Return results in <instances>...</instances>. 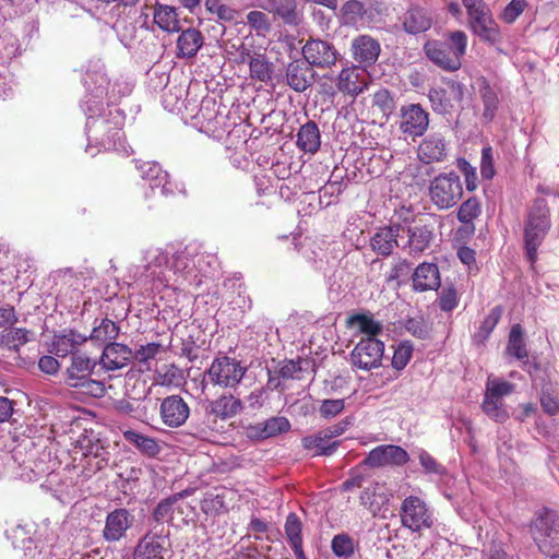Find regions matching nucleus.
Returning <instances> with one entry per match:
<instances>
[{
  "label": "nucleus",
  "mask_w": 559,
  "mask_h": 559,
  "mask_svg": "<svg viewBox=\"0 0 559 559\" xmlns=\"http://www.w3.org/2000/svg\"><path fill=\"white\" fill-rule=\"evenodd\" d=\"M247 22L257 31H267L270 27L266 14L261 11H250L247 14Z\"/></svg>",
  "instance_id": "obj_63"
},
{
  "label": "nucleus",
  "mask_w": 559,
  "mask_h": 559,
  "mask_svg": "<svg viewBox=\"0 0 559 559\" xmlns=\"http://www.w3.org/2000/svg\"><path fill=\"white\" fill-rule=\"evenodd\" d=\"M379 485L374 484L372 486L365 488V490L360 495L361 504H364L369 511L373 513L380 510V506L384 501L382 495L377 493Z\"/></svg>",
  "instance_id": "obj_51"
},
{
  "label": "nucleus",
  "mask_w": 559,
  "mask_h": 559,
  "mask_svg": "<svg viewBox=\"0 0 559 559\" xmlns=\"http://www.w3.org/2000/svg\"><path fill=\"white\" fill-rule=\"evenodd\" d=\"M432 19L428 11L421 7H411L403 17V27L409 34H419L428 31Z\"/></svg>",
  "instance_id": "obj_27"
},
{
  "label": "nucleus",
  "mask_w": 559,
  "mask_h": 559,
  "mask_svg": "<svg viewBox=\"0 0 559 559\" xmlns=\"http://www.w3.org/2000/svg\"><path fill=\"white\" fill-rule=\"evenodd\" d=\"M29 331L26 329H14L3 335V342L10 348L19 349L20 346L28 342Z\"/></svg>",
  "instance_id": "obj_57"
},
{
  "label": "nucleus",
  "mask_w": 559,
  "mask_h": 559,
  "mask_svg": "<svg viewBox=\"0 0 559 559\" xmlns=\"http://www.w3.org/2000/svg\"><path fill=\"white\" fill-rule=\"evenodd\" d=\"M301 443L305 449L313 450L314 455H331L340 445V441L330 442L322 430L317 435L302 438Z\"/></svg>",
  "instance_id": "obj_36"
},
{
  "label": "nucleus",
  "mask_w": 559,
  "mask_h": 559,
  "mask_svg": "<svg viewBox=\"0 0 559 559\" xmlns=\"http://www.w3.org/2000/svg\"><path fill=\"white\" fill-rule=\"evenodd\" d=\"M384 343L378 337H361L350 353L353 366L361 370H371L381 366Z\"/></svg>",
  "instance_id": "obj_10"
},
{
  "label": "nucleus",
  "mask_w": 559,
  "mask_h": 559,
  "mask_svg": "<svg viewBox=\"0 0 559 559\" xmlns=\"http://www.w3.org/2000/svg\"><path fill=\"white\" fill-rule=\"evenodd\" d=\"M250 78L260 82H267L272 79L273 68L267 58L261 53H254L249 62Z\"/></svg>",
  "instance_id": "obj_41"
},
{
  "label": "nucleus",
  "mask_w": 559,
  "mask_h": 559,
  "mask_svg": "<svg viewBox=\"0 0 559 559\" xmlns=\"http://www.w3.org/2000/svg\"><path fill=\"white\" fill-rule=\"evenodd\" d=\"M447 86L448 88H431L428 94L432 109L441 115L449 112L453 108V103H461L464 95L461 83L449 80Z\"/></svg>",
  "instance_id": "obj_15"
},
{
  "label": "nucleus",
  "mask_w": 559,
  "mask_h": 559,
  "mask_svg": "<svg viewBox=\"0 0 559 559\" xmlns=\"http://www.w3.org/2000/svg\"><path fill=\"white\" fill-rule=\"evenodd\" d=\"M75 453L86 460L88 473H96L108 465L109 451L103 445L94 430L85 429L73 442Z\"/></svg>",
  "instance_id": "obj_6"
},
{
  "label": "nucleus",
  "mask_w": 559,
  "mask_h": 559,
  "mask_svg": "<svg viewBox=\"0 0 559 559\" xmlns=\"http://www.w3.org/2000/svg\"><path fill=\"white\" fill-rule=\"evenodd\" d=\"M284 531L296 559H307L302 549V523L296 513L287 515Z\"/></svg>",
  "instance_id": "obj_28"
},
{
  "label": "nucleus",
  "mask_w": 559,
  "mask_h": 559,
  "mask_svg": "<svg viewBox=\"0 0 559 559\" xmlns=\"http://www.w3.org/2000/svg\"><path fill=\"white\" fill-rule=\"evenodd\" d=\"M347 324L356 326L364 337H377L382 333L383 325L380 321L374 320L371 316L365 313L352 314L347 318Z\"/></svg>",
  "instance_id": "obj_35"
},
{
  "label": "nucleus",
  "mask_w": 559,
  "mask_h": 559,
  "mask_svg": "<svg viewBox=\"0 0 559 559\" xmlns=\"http://www.w3.org/2000/svg\"><path fill=\"white\" fill-rule=\"evenodd\" d=\"M467 48V35L463 31H454L448 40H429L424 46L427 58L445 71H456L462 66V58Z\"/></svg>",
  "instance_id": "obj_2"
},
{
  "label": "nucleus",
  "mask_w": 559,
  "mask_h": 559,
  "mask_svg": "<svg viewBox=\"0 0 559 559\" xmlns=\"http://www.w3.org/2000/svg\"><path fill=\"white\" fill-rule=\"evenodd\" d=\"M204 5L207 12L216 14L223 22H235L240 15L239 11L224 4L222 0H205Z\"/></svg>",
  "instance_id": "obj_46"
},
{
  "label": "nucleus",
  "mask_w": 559,
  "mask_h": 559,
  "mask_svg": "<svg viewBox=\"0 0 559 559\" xmlns=\"http://www.w3.org/2000/svg\"><path fill=\"white\" fill-rule=\"evenodd\" d=\"M409 460L408 453L394 444L378 445L372 449L362 464L369 467L402 466Z\"/></svg>",
  "instance_id": "obj_13"
},
{
  "label": "nucleus",
  "mask_w": 559,
  "mask_h": 559,
  "mask_svg": "<svg viewBox=\"0 0 559 559\" xmlns=\"http://www.w3.org/2000/svg\"><path fill=\"white\" fill-rule=\"evenodd\" d=\"M242 409V403L233 394H222L210 401L205 407V418L195 426V436L207 439L223 428L217 426V419L227 420L235 417Z\"/></svg>",
  "instance_id": "obj_4"
},
{
  "label": "nucleus",
  "mask_w": 559,
  "mask_h": 559,
  "mask_svg": "<svg viewBox=\"0 0 559 559\" xmlns=\"http://www.w3.org/2000/svg\"><path fill=\"white\" fill-rule=\"evenodd\" d=\"M166 536L158 532L146 533L133 551V559H164Z\"/></svg>",
  "instance_id": "obj_19"
},
{
  "label": "nucleus",
  "mask_w": 559,
  "mask_h": 559,
  "mask_svg": "<svg viewBox=\"0 0 559 559\" xmlns=\"http://www.w3.org/2000/svg\"><path fill=\"white\" fill-rule=\"evenodd\" d=\"M379 41L370 35H359L352 40L350 52L357 66L367 68L372 66L380 55Z\"/></svg>",
  "instance_id": "obj_17"
},
{
  "label": "nucleus",
  "mask_w": 559,
  "mask_h": 559,
  "mask_svg": "<svg viewBox=\"0 0 559 559\" xmlns=\"http://www.w3.org/2000/svg\"><path fill=\"white\" fill-rule=\"evenodd\" d=\"M369 84V73L365 68L356 64L344 67L335 78L337 92L353 98L364 93Z\"/></svg>",
  "instance_id": "obj_11"
},
{
  "label": "nucleus",
  "mask_w": 559,
  "mask_h": 559,
  "mask_svg": "<svg viewBox=\"0 0 559 559\" xmlns=\"http://www.w3.org/2000/svg\"><path fill=\"white\" fill-rule=\"evenodd\" d=\"M358 544L347 533L336 534L331 540V549L338 558L348 559L354 556Z\"/></svg>",
  "instance_id": "obj_42"
},
{
  "label": "nucleus",
  "mask_w": 559,
  "mask_h": 559,
  "mask_svg": "<svg viewBox=\"0 0 559 559\" xmlns=\"http://www.w3.org/2000/svg\"><path fill=\"white\" fill-rule=\"evenodd\" d=\"M178 499L176 497L167 498L160 501L153 511V518L156 522L163 523L168 522L173 519L175 504Z\"/></svg>",
  "instance_id": "obj_53"
},
{
  "label": "nucleus",
  "mask_w": 559,
  "mask_h": 559,
  "mask_svg": "<svg viewBox=\"0 0 559 559\" xmlns=\"http://www.w3.org/2000/svg\"><path fill=\"white\" fill-rule=\"evenodd\" d=\"M263 429L267 438L275 437L290 429L289 420L286 417H271L263 421Z\"/></svg>",
  "instance_id": "obj_52"
},
{
  "label": "nucleus",
  "mask_w": 559,
  "mask_h": 559,
  "mask_svg": "<svg viewBox=\"0 0 559 559\" xmlns=\"http://www.w3.org/2000/svg\"><path fill=\"white\" fill-rule=\"evenodd\" d=\"M429 192L432 203L440 210H447L462 198L463 187L456 174H441L431 181Z\"/></svg>",
  "instance_id": "obj_7"
},
{
  "label": "nucleus",
  "mask_w": 559,
  "mask_h": 559,
  "mask_svg": "<svg viewBox=\"0 0 559 559\" xmlns=\"http://www.w3.org/2000/svg\"><path fill=\"white\" fill-rule=\"evenodd\" d=\"M472 32L483 41L495 45L501 40L499 25L484 0H462Z\"/></svg>",
  "instance_id": "obj_5"
},
{
  "label": "nucleus",
  "mask_w": 559,
  "mask_h": 559,
  "mask_svg": "<svg viewBox=\"0 0 559 559\" xmlns=\"http://www.w3.org/2000/svg\"><path fill=\"white\" fill-rule=\"evenodd\" d=\"M133 516L127 509H115L106 516L103 537L112 543L126 537L127 531L132 526Z\"/></svg>",
  "instance_id": "obj_16"
},
{
  "label": "nucleus",
  "mask_w": 559,
  "mask_h": 559,
  "mask_svg": "<svg viewBox=\"0 0 559 559\" xmlns=\"http://www.w3.org/2000/svg\"><path fill=\"white\" fill-rule=\"evenodd\" d=\"M479 94L484 104V117L491 120L499 106L498 95L486 80L480 85Z\"/></svg>",
  "instance_id": "obj_45"
},
{
  "label": "nucleus",
  "mask_w": 559,
  "mask_h": 559,
  "mask_svg": "<svg viewBox=\"0 0 559 559\" xmlns=\"http://www.w3.org/2000/svg\"><path fill=\"white\" fill-rule=\"evenodd\" d=\"M96 367V361L91 359L86 354L76 350L70 358V365L66 370V383L69 386L79 384V381H83L90 377Z\"/></svg>",
  "instance_id": "obj_22"
},
{
  "label": "nucleus",
  "mask_w": 559,
  "mask_h": 559,
  "mask_svg": "<svg viewBox=\"0 0 559 559\" xmlns=\"http://www.w3.org/2000/svg\"><path fill=\"white\" fill-rule=\"evenodd\" d=\"M401 230L403 226L400 222H392L389 226L379 228L370 240L372 250L383 257L390 255L399 246L397 236Z\"/></svg>",
  "instance_id": "obj_20"
},
{
  "label": "nucleus",
  "mask_w": 559,
  "mask_h": 559,
  "mask_svg": "<svg viewBox=\"0 0 559 559\" xmlns=\"http://www.w3.org/2000/svg\"><path fill=\"white\" fill-rule=\"evenodd\" d=\"M481 409L489 418L497 423L502 424L509 419V413L501 399H495L485 394L481 403Z\"/></svg>",
  "instance_id": "obj_43"
},
{
  "label": "nucleus",
  "mask_w": 559,
  "mask_h": 559,
  "mask_svg": "<svg viewBox=\"0 0 559 559\" xmlns=\"http://www.w3.org/2000/svg\"><path fill=\"white\" fill-rule=\"evenodd\" d=\"M265 8L281 16L286 24L297 25L299 23L296 0H267Z\"/></svg>",
  "instance_id": "obj_33"
},
{
  "label": "nucleus",
  "mask_w": 559,
  "mask_h": 559,
  "mask_svg": "<svg viewBox=\"0 0 559 559\" xmlns=\"http://www.w3.org/2000/svg\"><path fill=\"white\" fill-rule=\"evenodd\" d=\"M514 384L497 378H488L485 394L501 399L513 392Z\"/></svg>",
  "instance_id": "obj_48"
},
{
  "label": "nucleus",
  "mask_w": 559,
  "mask_h": 559,
  "mask_svg": "<svg viewBox=\"0 0 559 559\" xmlns=\"http://www.w3.org/2000/svg\"><path fill=\"white\" fill-rule=\"evenodd\" d=\"M247 372L241 361L229 356L216 357L206 370L209 381L221 388H235Z\"/></svg>",
  "instance_id": "obj_8"
},
{
  "label": "nucleus",
  "mask_w": 559,
  "mask_h": 559,
  "mask_svg": "<svg viewBox=\"0 0 559 559\" xmlns=\"http://www.w3.org/2000/svg\"><path fill=\"white\" fill-rule=\"evenodd\" d=\"M345 409V401L343 399L323 400L319 413L321 417L331 419L341 414Z\"/></svg>",
  "instance_id": "obj_55"
},
{
  "label": "nucleus",
  "mask_w": 559,
  "mask_h": 559,
  "mask_svg": "<svg viewBox=\"0 0 559 559\" xmlns=\"http://www.w3.org/2000/svg\"><path fill=\"white\" fill-rule=\"evenodd\" d=\"M457 306V294L454 287L443 288L439 297V307L443 311H452Z\"/></svg>",
  "instance_id": "obj_59"
},
{
  "label": "nucleus",
  "mask_w": 559,
  "mask_h": 559,
  "mask_svg": "<svg viewBox=\"0 0 559 559\" xmlns=\"http://www.w3.org/2000/svg\"><path fill=\"white\" fill-rule=\"evenodd\" d=\"M413 345L411 342H401L394 350L392 357V367L396 370L404 369L413 356Z\"/></svg>",
  "instance_id": "obj_47"
},
{
  "label": "nucleus",
  "mask_w": 559,
  "mask_h": 559,
  "mask_svg": "<svg viewBox=\"0 0 559 559\" xmlns=\"http://www.w3.org/2000/svg\"><path fill=\"white\" fill-rule=\"evenodd\" d=\"M373 106L381 109L382 112L391 111L394 107L393 97L385 88L379 90L373 94Z\"/></svg>",
  "instance_id": "obj_60"
},
{
  "label": "nucleus",
  "mask_w": 559,
  "mask_h": 559,
  "mask_svg": "<svg viewBox=\"0 0 559 559\" xmlns=\"http://www.w3.org/2000/svg\"><path fill=\"white\" fill-rule=\"evenodd\" d=\"M552 227L550 207L538 198L527 209L523 223L524 258L532 267L538 260V251Z\"/></svg>",
  "instance_id": "obj_1"
},
{
  "label": "nucleus",
  "mask_w": 559,
  "mask_h": 559,
  "mask_svg": "<svg viewBox=\"0 0 559 559\" xmlns=\"http://www.w3.org/2000/svg\"><path fill=\"white\" fill-rule=\"evenodd\" d=\"M204 45L203 34L194 27L181 31L176 40L175 56L177 59L194 58Z\"/></svg>",
  "instance_id": "obj_21"
},
{
  "label": "nucleus",
  "mask_w": 559,
  "mask_h": 559,
  "mask_svg": "<svg viewBox=\"0 0 559 559\" xmlns=\"http://www.w3.org/2000/svg\"><path fill=\"white\" fill-rule=\"evenodd\" d=\"M401 521L403 526L417 532L430 526V515L424 500L416 496L404 499L401 506Z\"/></svg>",
  "instance_id": "obj_12"
},
{
  "label": "nucleus",
  "mask_w": 559,
  "mask_h": 559,
  "mask_svg": "<svg viewBox=\"0 0 559 559\" xmlns=\"http://www.w3.org/2000/svg\"><path fill=\"white\" fill-rule=\"evenodd\" d=\"M503 309L501 306L493 307L487 317L481 322L478 331L475 333L474 337L478 342H485L491 332L495 330L496 325L500 321L502 317Z\"/></svg>",
  "instance_id": "obj_44"
},
{
  "label": "nucleus",
  "mask_w": 559,
  "mask_h": 559,
  "mask_svg": "<svg viewBox=\"0 0 559 559\" xmlns=\"http://www.w3.org/2000/svg\"><path fill=\"white\" fill-rule=\"evenodd\" d=\"M197 257H192L186 252L175 255L174 270L175 273L189 285H199L202 282L199 271L195 267Z\"/></svg>",
  "instance_id": "obj_29"
},
{
  "label": "nucleus",
  "mask_w": 559,
  "mask_h": 559,
  "mask_svg": "<svg viewBox=\"0 0 559 559\" xmlns=\"http://www.w3.org/2000/svg\"><path fill=\"white\" fill-rule=\"evenodd\" d=\"M314 80V71L305 61H292L286 69L287 84L296 92H305Z\"/></svg>",
  "instance_id": "obj_23"
},
{
  "label": "nucleus",
  "mask_w": 559,
  "mask_h": 559,
  "mask_svg": "<svg viewBox=\"0 0 559 559\" xmlns=\"http://www.w3.org/2000/svg\"><path fill=\"white\" fill-rule=\"evenodd\" d=\"M305 62L311 68L330 69L336 64L340 52L335 46L320 38H310L301 49Z\"/></svg>",
  "instance_id": "obj_9"
},
{
  "label": "nucleus",
  "mask_w": 559,
  "mask_h": 559,
  "mask_svg": "<svg viewBox=\"0 0 559 559\" xmlns=\"http://www.w3.org/2000/svg\"><path fill=\"white\" fill-rule=\"evenodd\" d=\"M506 354L516 358L524 365L528 362V350L524 342V333L521 324L512 325L509 334Z\"/></svg>",
  "instance_id": "obj_31"
},
{
  "label": "nucleus",
  "mask_w": 559,
  "mask_h": 559,
  "mask_svg": "<svg viewBox=\"0 0 559 559\" xmlns=\"http://www.w3.org/2000/svg\"><path fill=\"white\" fill-rule=\"evenodd\" d=\"M429 124L428 114L417 104L402 109L401 130L408 136H421Z\"/></svg>",
  "instance_id": "obj_18"
},
{
  "label": "nucleus",
  "mask_w": 559,
  "mask_h": 559,
  "mask_svg": "<svg viewBox=\"0 0 559 559\" xmlns=\"http://www.w3.org/2000/svg\"><path fill=\"white\" fill-rule=\"evenodd\" d=\"M159 415L169 428L181 427L190 416V407L180 395H169L162 400Z\"/></svg>",
  "instance_id": "obj_14"
},
{
  "label": "nucleus",
  "mask_w": 559,
  "mask_h": 559,
  "mask_svg": "<svg viewBox=\"0 0 559 559\" xmlns=\"http://www.w3.org/2000/svg\"><path fill=\"white\" fill-rule=\"evenodd\" d=\"M353 425V418L347 416L341 421L324 428L322 431L325 433V438L330 440L332 438L343 435Z\"/></svg>",
  "instance_id": "obj_62"
},
{
  "label": "nucleus",
  "mask_w": 559,
  "mask_h": 559,
  "mask_svg": "<svg viewBox=\"0 0 559 559\" xmlns=\"http://www.w3.org/2000/svg\"><path fill=\"white\" fill-rule=\"evenodd\" d=\"M407 248L412 255H417L427 250L433 239V228L427 224L408 227Z\"/></svg>",
  "instance_id": "obj_26"
},
{
  "label": "nucleus",
  "mask_w": 559,
  "mask_h": 559,
  "mask_svg": "<svg viewBox=\"0 0 559 559\" xmlns=\"http://www.w3.org/2000/svg\"><path fill=\"white\" fill-rule=\"evenodd\" d=\"M405 329L417 338L424 340L428 336V329L423 319L411 318L405 322Z\"/></svg>",
  "instance_id": "obj_61"
},
{
  "label": "nucleus",
  "mask_w": 559,
  "mask_h": 559,
  "mask_svg": "<svg viewBox=\"0 0 559 559\" xmlns=\"http://www.w3.org/2000/svg\"><path fill=\"white\" fill-rule=\"evenodd\" d=\"M71 388L78 389L80 393L92 397H102L106 393L105 384L102 381L92 379L91 376Z\"/></svg>",
  "instance_id": "obj_49"
},
{
  "label": "nucleus",
  "mask_w": 559,
  "mask_h": 559,
  "mask_svg": "<svg viewBox=\"0 0 559 559\" xmlns=\"http://www.w3.org/2000/svg\"><path fill=\"white\" fill-rule=\"evenodd\" d=\"M456 167L464 176L467 191H475L478 188V177L476 168L472 166L471 163L463 157L456 159Z\"/></svg>",
  "instance_id": "obj_50"
},
{
  "label": "nucleus",
  "mask_w": 559,
  "mask_h": 559,
  "mask_svg": "<svg viewBox=\"0 0 559 559\" xmlns=\"http://www.w3.org/2000/svg\"><path fill=\"white\" fill-rule=\"evenodd\" d=\"M119 331L120 328L115 321L104 318L98 324L94 325L90 338L95 342L110 343L118 337Z\"/></svg>",
  "instance_id": "obj_37"
},
{
  "label": "nucleus",
  "mask_w": 559,
  "mask_h": 559,
  "mask_svg": "<svg viewBox=\"0 0 559 559\" xmlns=\"http://www.w3.org/2000/svg\"><path fill=\"white\" fill-rule=\"evenodd\" d=\"M481 214V204L476 197L465 200L457 210V219L475 230L474 221Z\"/></svg>",
  "instance_id": "obj_40"
},
{
  "label": "nucleus",
  "mask_w": 559,
  "mask_h": 559,
  "mask_svg": "<svg viewBox=\"0 0 559 559\" xmlns=\"http://www.w3.org/2000/svg\"><path fill=\"white\" fill-rule=\"evenodd\" d=\"M418 157L423 163L441 162L447 156L444 142H419Z\"/></svg>",
  "instance_id": "obj_38"
},
{
  "label": "nucleus",
  "mask_w": 559,
  "mask_h": 559,
  "mask_svg": "<svg viewBox=\"0 0 559 559\" xmlns=\"http://www.w3.org/2000/svg\"><path fill=\"white\" fill-rule=\"evenodd\" d=\"M131 356L132 350L127 345L110 342L104 347L99 364L104 369L114 371L127 366Z\"/></svg>",
  "instance_id": "obj_24"
},
{
  "label": "nucleus",
  "mask_w": 559,
  "mask_h": 559,
  "mask_svg": "<svg viewBox=\"0 0 559 559\" xmlns=\"http://www.w3.org/2000/svg\"><path fill=\"white\" fill-rule=\"evenodd\" d=\"M162 345L159 343H148L146 345H141L134 353V358L139 362H147L151 359H154L157 354L160 352Z\"/></svg>",
  "instance_id": "obj_58"
},
{
  "label": "nucleus",
  "mask_w": 559,
  "mask_h": 559,
  "mask_svg": "<svg viewBox=\"0 0 559 559\" xmlns=\"http://www.w3.org/2000/svg\"><path fill=\"white\" fill-rule=\"evenodd\" d=\"M480 175L484 180H491L496 176L492 148L485 146L481 150Z\"/></svg>",
  "instance_id": "obj_54"
},
{
  "label": "nucleus",
  "mask_w": 559,
  "mask_h": 559,
  "mask_svg": "<svg viewBox=\"0 0 559 559\" xmlns=\"http://www.w3.org/2000/svg\"><path fill=\"white\" fill-rule=\"evenodd\" d=\"M228 491L225 488L207 491L201 501V509L204 513L216 515L228 511L226 503Z\"/></svg>",
  "instance_id": "obj_34"
},
{
  "label": "nucleus",
  "mask_w": 559,
  "mask_h": 559,
  "mask_svg": "<svg viewBox=\"0 0 559 559\" xmlns=\"http://www.w3.org/2000/svg\"><path fill=\"white\" fill-rule=\"evenodd\" d=\"M297 140H320L318 124L312 120L307 121L299 128Z\"/></svg>",
  "instance_id": "obj_64"
},
{
  "label": "nucleus",
  "mask_w": 559,
  "mask_h": 559,
  "mask_svg": "<svg viewBox=\"0 0 559 559\" xmlns=\"http://www.w3.org/2000/svg\"><path fill=\"white\" fill-rule=\"evenodd\" d=\"M526 5V0H511V2L504 8L501 19L506 23L512 24L523 13Z\"/></svg>",
  "instance_id": "obj_56"
},
{
  "label": "nucleus",
  "mask_w": 559,
  "mask_h": 559,
  "mask_svg": "<svg viewBox=\"0 0 559 559\" xmlns=\"http://www.w3.org/2000/svg\"><path fill=\"white\" fill-rule=\"evenodd\" d=\"M440 284V273L437 264L424 262L415 269L413 274V287L415 290H436Z\"/></svg>",
  "instance_id": "obj_25"
},
{
  "label": "nucleus",
  "mask_w": 559,
  "mask_h": 559,
  "mask_svg": "<svg viewBox=\"0 0 559 559\" xmlns=\"http://www.w3.org/2000/svg\"><path fill=\"white\" fill-rule=\"evenodd\" d=\"M123 438L146 456L154 457L160 452V445L155 438L141 435L134 430H126Z\"/></svg>",
  "instance_id": "obj_32"
},
{
  "label": "nucleus",
  "mask_w": 559,
  "mask_h": 559,
  "mask_svg": "<svg viewBox=\"0 0 559 559\" xmlns=\"http://www.w3.org/2000/svg\"><path fill=\"white\" fill-rule=\"evenodd\" d=\"M86 337H81L80 335L75 338L74 332H70L69 334H64L61 336H57L52 342V352L59 357L72 356L73 353H76V346L82 342H85Z\"/></svg>",
  "instance_id": "obj_39"
},
{
  "label": "nucleus",
  "mask_w": 559,
  "mask_h": 559,
  "mask_svg": "<svg viewBox=\"0 0 559 559\" xmlns=\"http://www.w3.org/2000/svg\"><path fill=\"white\" fill-rule=\"evenodd\" d=\"M153 21L164 32L177 33L180 31L179 16L175 7L157 2L154 5Z\"/></svg>",
  "instance_id": "obj_30"
},
{
  "label": "nucleus",
  "mask_w": 559,
  "mask_h": 559,
  "mask_svg": "<svg viewBox=\"0 0 559 559\" xmlns=\"http://www.w3.org/2000/svg\"><path fill=\"white\" fill-rule=\"evenodd\" d=\"M531 534L545 556L559 558V518L555 511L547 508L539 510L531 523Z\"/></svg>",
  "instance_id": "obj_3"
}]
</instances>
